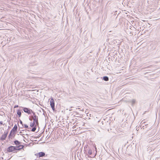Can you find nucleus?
<instances>
[{
  "instance_id": "f257e3e1",
  "label": "nucleus",
  "mask_w": 160,
  "mask_h": 160,
  "mask_svg": "<svg viewBox=\"0 0 160 160\" xmlns=\"http://www.w3.org/2000/svg\"><path fill=\"white\" fill-rule=\"evenodd\" d=\"M32 115H30L29 117V120L32 121L33 120V122H36V125H38L39 123L38 122V117L35 114V113L33 112L32 113Z\"/></svg>"
},
{
  "instance_id": "f03ea898",
  "label": "nucleus",
  "mask_w": 160,
  "mask_h": 160,
  "mask_svg": "<svg viewBox=\"0 0 160 160\" xmlns=\"http://www.w3.org/2000/svg\"><path fill=\"white\" fill-rule=\"evenodd\" d=\"M22 108L23 111L25 112L28 113V115L31 114L34 112L32 109L29 108L23 107H22Z\"/></svg>"
},
{
  "instance_id": "7ed1b4c3",
  "label": "nucleus",
  "mask_w": 160,
  "mask_h": 160,
  "mask_svg": "<svg viewBox=\"0 0 160 160\" xmlns=\"http://www.w3.org/2000/svg\"><path fill=\"white\" fill-rule=\"evenodd\" d=\"M17 147L16 146H12L8 147L7 148V151L9 152H11L17 150Z\"/></svg>"
},
{
  "instance_id": "20e7f679",
  "label": "nucleus",
  "mask_w": 160,
  "mask_h": 160,
  "mask_svg": "<svg viewBox=\"0 0 160 160\" xmlns=\"http://www.w3.org/2000/svg\"><path fill=\"white\" fill-rule=\"evenodd\" d=\"M15 132L11 131L8 136V139L10 140V139H12L15 136Z\"/></svg>"
},
{
  "instance_id": "39448f33",
  "label": "nucleus",
  "mask_w": 160,
  "mask_h": 160,
  "mask_svg": "<svg viewBox=\"0 0 160 160\" xmlns=\"http://www.w3.org/2000/svg\"><path fill=\"white\" fill-rule=\"evenodd\" d=\"M50 106L51 107L53 111L55 110V103L54 102V100L53 98H51V100L50 101Z\"/></svg>"
},
{
  "instance_id": "423d86ee",
  "label": "nucleus",
  "mask_w": 160,
  "mask_h": 160,
  "mask_svg": "<svg viewBox=\"0 0 160 160\" xmlns=\"http://www.w3.org/2000/svg\"><path fill=\"white\" fill-rule=\"evenodd\" d=\"M8 133V131L6 132H4V134H3L1 137L0 140L2 141L5 140L7 137Z\"/></svg>"
},
{
  "instance_id": "0eeeda50",
  "label": "nucleus",
  "mask_w": 160,
  "mask_h": 160,
  "mask_svg": "<svg viewBox=\"0 0 160 160\" xmlns=\"http://www.w3.org/2000/svg\"><path fill=\"white\" fill-rule=\"evenodd\" d=\"M17 147V149L18 151H20L21 149H23L24 148V146L23 145H21V144L19 145Z\"/></svg>"
},
{
  "instance_id": "6e6552de",
  "label": "nucleus",
  "mask_w": 160,
  "mask_h": 160,
  "mask_svg": "<svg viewBox=\"0 0 160 160\" xmlns=\"http://www.w3.org/2000/svg\"><path fill=\"white\" fill-rule=\"evenodd\" d=\"M45 153L43 152H40L38 153V155L39 157H42L45 156Z\"/></svg>"
},
{
  "instance_id": "1a4fd4ad",
  "label": "nucleus",
  "mask_w": 160,
  "mask_h": 160,
  "mask_svg": "<svg viewBox=\"0 0 160 160\" xmlns=\"http://www.w3.org/2000/svg\"><path fill=\"white\" fill-rule=\"evenodd\" d=\"M17 129H18V127H17V125L16 124H15L14 127L12 128V129L11 130V131H12L13 132H15L17 130Z\"/></svg>"
},
{
  "instance_id": "9d476101",
  "label": "nucleus",
  "mask_w": 160,
  "mask_h": 160,
  "mask_svg": "<svg viewBox=\"0 0 160 160\" xmlns=\"http://www.w3.org/2000/svg\"><path fill=\"white\" fill-rule=\"evenodd\" d=\"M14 142L16 146H18L19 145L21 144V142H19L17 140H15L14 141Z\"/></svg>"
},
{
  "instance_id": "9b49d317",
  "label": "nucleus",
  "mask_w": 160,
  "mask_h": 160,
  "mask_svg": "<svg viewBox=\"0 0 160 160\" xmlns=\"http://www.w3.org/2000/svg\"><path fill=\"white\" fill-rule=\"evenodd\" d=\"M37 126L38 125H36V122L33 121L32 122H31L30 123V126L31 127H33Z\"/></svg>"
},
{
  "instance_id": "f8f14e48",
  "label": "nucleus",
  "mask_w": 160,
  "mask_h": 160,
  "mask_svg": "<svg viewBox=\"0 0 160 160\" xmlns=\"http://www.w3.org/2000/svg\"><path fill=\"white\" fill-rule=\"evenodd\" d=\"M17 114L19 117H20L22 115L21 112L20 110L18 109L17 111Z\"/></svg>"
},
{
  "instance_id": "ddd939ff",
  "label": "nucleus",
  "mask_w": 160,
  "mask_h": 160,
  "mask_svg": "<svg viewBox=\"0 0 160 160\" xmlns=\"http://www.w3.org/2000/svg\"><path fill=\"white\" fill-rule=\"evenodd\" d=\"M103 80L106 81H108L109 80V78L108 77L105 76L103 77Z\"/></svg>"
},
{
  "instance_id": "4468645a",
  "label": "nucleus",
  "mask_w": 160,
  "mask_h": 160,
  "mask_svg": "<svg viewBox=\"0 0 160 160\" xmlns=\"http://www.w3.org/2000/svg\"><path fill=\"white\" fill-rule=\"evenodd\" d=\"M130 102L132 103V105L133 106L134 104L135 103L136 100L135 99H133L131 100Z\"/></svg>"
},
{
  "instance_id": "2eb2a0df",
  "label": "nucleus",
  "mask_w": 160,
  "mask_h": 160,
  "mask_svg": "<svg viewBox=\"0 0 160 160\" xmlns=\"http://www.w3.org/2000/svg\"><path fill=\"white\" fill-rule=\"evenodd\" d=\"M86 151L87 150H88V153L89 155H91L92 154V151L91 149H89V150L87 149L85 150Z\"/></svg>"
},
{
  "instance_id": "dca6fc26",
  "label": "nucleus",
  "mask_w": 160,
  "mask_h": 160,
  "mask_svg": "<svg viewBox=\"0 0 160 160\" xmlns=\"http://www.w3.org/2000/svg\"><path fill=\"white\" fill-rule=\"evenodd\" d=\"M36 129V126L33 127L31 131L32 132H35Z\"/></svg>"
},
{
  "instance_id": "f3484780",
  "label": "nucleus",
  "mask_w": 160,
  "mask_h": 160,
  "mask_svg": "<svg viewBox=\"0 0 160 160\" xmlns=\"http://www.w3.org/2000/svg\"><path fill=\"white\" fill-rule=\"evenodd\" d=\"M4 11L5 10L4 9H0V15L2 14Z\"/></svg>"
},
{
  "instance_id": "a211bd4d",
  "label": "nucleus",
  "mask_w": 160,
  "mask_h": 160,
  "mask_svg": "<svg viewBox=\"0 0 160 160\" xmlns=\"http://www.w3.org/2000/svg\"><path fill=\"white\" fill-rule=\"evenodd\" d=\"M24 127L25 128H28V126L27 125V124H24Z\"/></svg>"
},
{
  "instance_id": "6ab92c4d",
  "label": "nucleus",
  "mask_w": 160,
  "mask_h": 160,
  "mask_svg": "<svg viewBox=\"0 0 160 160\" xmlns=\"http://www.w3.org/2000/svg\"><path fill=\"white\" fill-rule=\"evenodd\" d=\"M19 121L20 123L22 124V126H23L22 121L20 119H19Z\"/></svg>"
},
{
  "instance_id": "aec40b11",
  "label": "nucleus",
  "mask_w": 160,
  "mask_h": 160,
  "mask_svg": "<svg viewBox=\"0 0 160 160\" xmlns=\"http://www.w3.org/2000/svg\"><path fill=\"white\" fill-rule=\"evenodd\" d=\"M88 147V146L87 145H86L85 146V147H84V149H85L86 148H87Z\"/></svg>"
},
{
  "instance_id": "412c9836",
  "label": "nucleus",
  "mask_w": 160,
  "mask_h": 160,
  "mask_svg": "<svg viewBox=\"0 0 160 160\" xmlns=\"http://www.w3.org/2000/svg\"><path fill=\"white\" fill-rule=\"evenodd\" d=\"M18 105H15L14 107V108H18Z\"/></svg>"
},
{
  "instance_id": "4be33fe9",
  "label": "nucleus",
  "mask_w": 160,
  "mask_h": 160,
  "mask_svg": "<svg viewBox=\"0 0 160 160\" xmlns=\"http://www.w3.org/2000/svg\"><path fill=\"white\" fill-rule=\"evenodd\" d=\"M0 124H3V122L2 121H0Z\"/></svg>"
},
{
  "instance_id": "5701e85b",
  "label": "nucleus",
  "mask_w": 160,
  "mask_h": 160,
  "mask_svg": "<svg viewBox=\"0 0 160 160\" xmlns=\"http://www.w3.org/2000/svg\"><path fill=\"white\" fill-rule=\"evenodd\" d=\"M149 66L147 67H146L145 68H149Z\"/></svg>"
},
{
  "instance_id": "b1692460",
  "label": "nucleus",
  "mask_w": 160,
  "mask_h": 160,
  "mask_svg": "<svg viewBox=\"0 0 160 160\" xmlns=\"http://www.w3.org/2000/svg\"><path fill=\"white\" fill-rule=\"evenodd\" d=\"M42 110H43V112L44 111V110L42 109Z\"/></svg>"
}]
</instances>
